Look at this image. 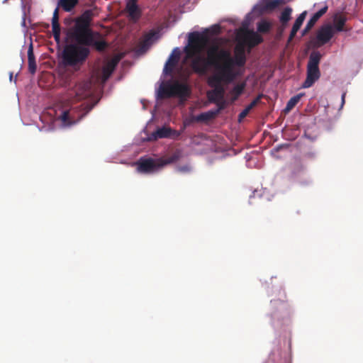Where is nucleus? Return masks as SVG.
<instances>
[{
    "mask_svg": "<svg viewBox=\"0 0 363 363\" xmlns=\"http://www.w3.org/2000/svg\"><path fill=\"white\" fill-rule=\"evenodd\" d=\"M208 63L213 68H220L228 72L236 78L242 75L240 69L246 63L245 45L240 41L235 48V57H233L230 52L223 48L217 43H212L208 48Z\"/></svg>",
    "mask_w": 363,
    "mask_h": 363,
    "instance_id": "obj_1",
    "label": "nucleus"
},
{
    "mask_svg": "<svg viewBox=\"0 0 363 363\" xmlns=\"http://www.w3.org/2000/svg\"><path fill=\"white\" fill-rule=\"evenodd\" d=\"M208 40L207 35L203 33L193 32L189 35V45L186 47L185 52L187 57L193 58L191 66L193 71L196 74H205L208 67L211 66L208 62V51L206 52V58L201 55L208 43Z\"/></svg>",
    "mask_w": 363,
    "mask_h": 363,
    "instance_id": "obj_2",
    "label": "nucleus"
},
{
    "mask_svg": "<svg viewBox=\"0 0 363 363\" xmlns=\"http://www.w3.org/2000/svg\"><path fill=\"white\" fill-rule=\"evenodd\" d=\"M214 69L215 72L207 79L208 85L212 88L207 91V97L211 103L225 99V89L223 84H230L237 79L232 74L220 68H214Z\"/></svg>",
    "mask_w": 363,
    "mask_h": 363,
    "instance_id": "obj_3",
    "label": "nucleus"
},
{
    "mask_svg": "<svg viewBox=\"0 0 363 363\" xmlns=\"http://www.w3.org/2000/svg\"><path fill=\"white\" fill-rule=\"evenodd\" d=\"M90 54V50L84 44L71 43L66 45L62 52L65 64L68 66L82 65Z\"/></svg>",
    "mask_w": 363,
    "mask_h": 363,
    "instance_id": "obj_4",
    "label": "nucleus"
},
{
    "mask_svg": "<svg viewBox=\"0 0 363 363\" xmlns=\"http://www.w3.org/2000/svg\"><path fill=\"white\" fill-rule=\"evenodd\" d=\"M321 55L318 52H313L309 57L307 65V74L305 82L302 84V88L306 89L313 86V84L320 78V72L319 69V63Z\"/></svg>",
    "mask_w": 363,
    "mask_h": 363,
    "instance_id": "obj_5",
    "label": "nucleus"
},
{
    "mask_svg": "<svg viewBox=\"0 0 363 363\" xmlns=\"http://www.w3.org/2000/svg\"><path fill=\"white\" fill-rule=\"evenodd\" d=\"M94 34V31L91 29L90 26L78 17L75 20V24L72 28V38L75 43H81L82 41H88L91 35Z\"/></svg>",
    "mask_w": 363,
    "mask_h": 363,
    "instance_id": "obj_6",
    "label": "nucleus"
},
{
    "mask_svg": "<svg viewBox=\"0 0 363 363\" xmlns=\"http://www.w3.org/2000/svg\"><path fill=\"white\" fill-rule=\"evenodd\" d=\"M189 77V75L186 74L183 77L184 82H181L178 80H174L171 82V89L172 91L173 97H178L181 100H186L190 96L191 89L187 83Z\"/></svg>",
    "mask_w": 363,
    "mask_h": 363,
    "instance_id": "obj_7",
    "label": "nucleus"
},
{
    "mask_svg": "<svg viewBox=\"0 0 363 363\" xmlns=\"http://www.w3.org/2000/svg\"><path fill=\"white\" fill-rule=\"evenodd\" d=\"M137 170L143 174H152L162 167V164H160L159 160H154L151 157H141L136 162Z\"/></svg>",
    "mask_w": 363,
    "mask_h": 363,
    "instance_id": "obj_8",
    "label": "nucleus"
},
{
    "mask_svg": "<svg viewBox=\"0 0 363 363\" xmlns=\"http://www.w3.org/2000/svg\"><path fill=\"white\" fill-rule=\"evenodd\" d=\"M93 105L87 104L83 106L79 111V116L77 119H75L74 116V111H64L60 116L61 120L68 125H71L75 123L77 121H80L83 118L87 113H89L91 109L93 108Z\"/></svg>",
    "mask_w": 363,
    "mask_h": 363,
    "instance_id": "obj_9",
    "label": "nucleus"
},
{
    "mask_svg": "<svg viewBox=\"0 0 363 363\" xmlns=\"http://www.w3.org/2000/svg\"><path fill=\"white\" fill-rule=\"evenodd\" d=\"M90 83L89 82H80L75 84L74 87L69 91V96L74 100L79 101L86 98L89 95L90 89Z\"/></svg>",
    "mask_w": 363,
    "mask_h": 363,
    "instance_id": "obj_10",
    "label": "nucleus"
},
{
    "mask_svg": "<svg viewBox=\"0 0 363 363\" xmlns=\"http://www.w3.org/2000/svg\"><path fill=\"white\" fill-rule=\"evenodd\" d=\"M263 42L262 37L259 35L257 32L251 30H247L245 31L242 36V43L245 44V45H247L249 48V51L250 49L253 48L256 45L262 43Z\"/></svg>",
    "mask_w": 363,
    "mask_h": 363,
    "instance_id": "obj_11",
    "label": "nucleus"
},
{
    "mask_svg": "<svg viewBox=\"0 0 363 363\" xmlns=\"http://www.w3.org/2000/svg\"><path fill=\"white\" fill-rule=\"evenodd\" d=\"M95 36H98L99 38H101V35L98 32H94V34L91 35L89 40L88 41H82L80 44H84V45L89 48L90 46L94 47L96 50L99 52H103L108 47V43L104 39L96 40Z\"/></svg>",
    "mask_w": 363,
    "mask_h": 363,
    "instance_id": "obj_12",
    "label": "nucleus"
},
{
    "mask_svg": "<svg viewBox=\"0 0 363 363\" xmlns=\"http://www.w3.org/2000/svg\"><path fill=\"white\" fill-rule=\"evenodd\" d=\"M180 57V52L177 48L173 50L172 52L169 55L167 61L165 63L164 72L167 74H171L177 65Z\"/></svg>",
    "mask_w": 363,
    "mask_h": 363,
    "instance_id": "obj_13",
    "label": "nucleus"
},
{
    "mask_svg": "<svg viewBox=\"0 0 363 363\" xmlns=\"http://www.w3.org/2000/svg\"><path fill=\"white\" fill-rule=\"evenodd\" d=\"M333 36L332 27L326 26L321 28L317 33L316 38L318 45H323L327 43Z\"/></svg>",
    "mask_w": 363,
    "mask_h": 363,
    "instance_id": "obj_14",
    "label": "nucleus"
},
{
    "mask_svg": "<svg viewBox=\"0 0 363 363\" xmlns=\"http://www.w3.org/2000/svg\"><path fill=\"white\" fill-rule=\"evenodd\" d=\"M246 87V82H242L235 84L228 92L230 96L229 101L230 104H233L243 94Z\"/></svg>",
    "mask_w": 363,
    "mask_h": 363,
    "instance_id": "obj_15",
    "label": "nucleus"
},
{
    "mask_svg": "<svg viewBox=\"0 0 363 363\" xmlns=\"http://www.w3.org/2000/svg\"><path fill=\"white\" fill-rule=\"evenodd\" d=\"M328 11V6H325L318 11L315 13L308 21L306 27L302 31V35H305L315 24L318 19L323 16Z\"/></svg>",
    "mask_w": 363,
    "mask_h": 363,
    "instance_id": "obj_16",
    "label": "nucleus"
},
{
    "mask_svg": "<svg viewBox=\"0 0 363 363\" xmlns=\"http://www.w3.org/2000/svg\"><path fill=\"white\" fill-rule=\"evenodd\" d=\"M174 135L178 136L179 134L177 133L175 130H172L170 128L163 126L152 133V137L154 140H157L158 138H171Z\"/></svg>",
    "mask_w": 363,
    "mask_h": 363,
    "instance_id": "obj_17",
    "label": "nucleus"
},
{
    "mask_svg": "<svg viewBox=\"0 0 363 363\" xmlns=\"http://www.w3.org/2000/svg\"><path fill=\"white\" fill-rule=\"evenodd\" d=\"M307 12L303 11L301 13L299 16L296 19L295 23L293 25L292 29L291 30L290 35L289 36L288 42H291L294 38L296 36L298 30L300 29L301 26H302Z\"/></svg>",
    "mask_w": 363,
    "mask_h": 363,
    "instance_id": "obj_18",
    "label": "nucleus"
},
{
    "mask_svg": "<svg viewBox=\"0 0 363 363\" xmlns=\"http://www.w3.org/2000/svg\"><path fill=\"white\" fill-rule=\"evenodd\" d=\"M173 97L171 89V82L162 84L157 91V98L160 99H169Z\"/></svg>",
    "mask_w": 363,
    "mask_h": 363,
    "instance_id": "obj_19",
    "label": "nucleus"
},
{
    "mask_svg": "<svg viewBox=\"0 0 363 363\" xmlns=\"http://www.w3.org/2000/svg\"><path fill=\"white\" fill-rule=\"evenodd\" d=\"M127 11L129 14V16L136 21L140 18V11L138 6L136 3V0H130L127 4L126 6Z\"/></svg>",
    "mask_w": 363,
    "mask_h": 363,
    "instance_id": "obj_20",
    "label": "nucleus"
},
{
    "mask_svg": "<svg viewBox=\"0 0 363 363\" xmlns=\"http://www.w3.org/2000/svg\"><path fill=\"white\" fill-rule=\"evenodd\" d=\"M154 35V33L151 32L143 37V38L139 43L138 51L144 52L149 48Z\"/></svg>",
    "mask_w": 363,
    "mask_h": 363,
    "instance_id": "obj_21",
    "label": "nucleus"
},
{
    "mask_svg": "<svg viewBox=\"0 0 363 363\" xmlns=\"http://www.w3.org/2000/svg\"><path fill=\"white\" fill-rule=\"evenodd\" d=\"M79 0H58L57 6H60L65 11H72L79 4Z\"/></svg>",
    "mask_w": 363,
    "mask_h": 363,
    "instance_id": "obj_22",
    "label": "nucleus"
},
{
    "mask_svg": "<svg viewBox=\"0 0 363 363\" xmlns=\"http://www.w3.org/2000/svg\"><path fill=\"white\" fill-rule=\"evenodd\" d=\"M117 60H111L108 62L102 69L103 79L107 80L113 73L117 65Z\"/></svg>",
    "mask_w": 363,
    "mask_h": 363,
    "instance_id": "obj_23",
    "label": "nucleus"
},
{
    "mask_svg": "<svg viewBox=\"0 0 363 363\" xmlns=\"http://www.w3.org/2000/svg\"><path fill=\"white\" fill-rule=\"evenodd\" d=\"M216 117L213 110L201 113L194 117L193 121L196 122H208Z\"/></svg>",
    "mask_w": 363,
    "mask_h": 363,
    "instance_id": "obj_24",
    "label": "nucleus"
},
{
    "mask_svg": "<svg viewBox=\"0 0 363 363\" xmlns=\"http://www.w3.org/2000/svg\"><path fill=\"white\" fill-rule=\"evenodd\" d=\"M28 62L29 72L31 74H34L36 72L37 67L32 45H30L28 50Z\"/></svg>",
    "mask_w": 363,
    "mask_h": 363,
    "instance_id": "obj_25",
    "label": "nucleus"
},
{
    "mask_svg": "<svg viewBox=\"0 0 363 363\" xmlns=\"http://www.w3.org/2000/svg\"><path fill=\"white\" fill-rule=\"evenodd\" d=\"M261 96H258L256 97L249 105H247L244 110H242L239 116V121L242 120V118H245L249 112L257 105V104L260 101Z\"/></svg>",
    "mask_w": 363,
    "mask_h": 363,
    "instance_id": "obj_26",
    "label": "nucleus"
},
{
    "mask_svg": "<svg viewBox=\"0 0 363 363\" xmlns=\"http://www.w3.org/2000/svg\"><path fill=\"white\" fill-rule=\"evenodd\" d=\"M303 94H298L296 96L291 97L289 101L286 104V106L284 110L285 113H289L291 111L295 106L298 103V101L301 100V97L303 96Z\"/></svg>",
    "mask_w": 363,
    "mask_h": 363,
    "instance_id": "obj_27",
    "label": "nucleus"
},
{
    "mask_svg": "<svg viewBox=\"0 0 363 363\" xmlns=\"http://www.w3.org/2000/svg\"><path fill=\"white\" fill-rule=\"evenodd\" d=\"M347 18L342 14H335L334 16V28L337 31H342Z\"/></svg>",
    "mask_w": 363,
    "mask_h": 363,
    "instance_id": "obj_28",
    "label": "nucleus"
},
{
    "mask_svg": "<svg viewBox=\"0 0 363 363\" xmlns=\"http://www.w3.org/2000/svg\"><path fill=\"white\" fill-rule=\"evenodd\" d=\"M291 12L292 9L289 7L284 9V10L281 12L280 16V21L282 24L283 28H285L286 26L288 21L290 20Z\"/></svg>",
    "mask_w": 363,
    "mask_h": 363,
    "instance_id": "obj_29",
    "label": "nucleus"
},
{
    "mask_svg": "<svg viewBox=\"0 0 363 363\" xmlns=\"http://www.w3.org/2000/svg\"><path fill=\"white\" fill-rule=\"evenodd\" d=\"M213 104H215L217 106V108L216 110H213L216 116L221 111L224 110L229 104H231L230 103V101L225 99L218 100V101L217 102H213Z\"/></svg>",
    "mask_w": 363,
    "mask_h": 363,
    "instance_id": "obj_30",
    "label": "nucleus"
},
{
    "mask_svg": "<svg viewBox=\"0 0 363 363\" xmlns=\"http://www.w3.org/2000/svg\"><path fill=\"white\" fill-rule=\"evenodd\" d=\"M271 28L272 24L266 20H262L257 23V31L262 33H268Z\"/></svg>",
    "mask_w": 363,
    "mask_h": 363,
    "instance_id": "obj_31",
    "label": "nucleus"
},
{
    "mask_svg": "<svg viewBox=\"0 0 363 363\" xmlns=\"http://www.w3.org/2000/svg\"><path fill=\"white\" fill-rule=\"evenodd\" d=\"M284 3V0H272L266 3L265 9L272 11Z\"/></svg>",
    "mask_w": 363,
    "mask_h": 363,
    "instance_id": "obj_32",
    "label": "nucleus"
},
{
    "mask_svg": "<svg viewBox=\"0 0 363 363\" xmlns=\"http://www.w3.org/2000/svg\"><path fill=\"white\" fill-rule=\"evenodd\" d=\"M94 16V13L91 10H86L80 16L83 21L87 23L89 26H91V23Z\"/></svg>",
    "mask_w": 363,
    "mask_h": 363,
    "instance_id": "obj_33",
    "label": "nucleus"
},
{
    "mask_svg": "<svg viewBox=\"0 0 363 363\" xmlns=\"http://www.w3.org/2000/svg\"><path fill=\"white\" fill-rule=\"evenodd\" d=\"M179 159V156L177 155H173L168 157L167 160L159 159L160 164H162V167L166 164L173 163L176 162Z\"/></svg>",
    "mask_w": 363,
    "mask_h": 363,
    "instance_id": "obj_34",
    "label": "nucleus"
},
{
    "mask_svg": "<svg viewBox=\"0 0 363 363\" xmlns=\"http://www.w3.org/2000/svg\"><path fill=\"white\" fill-rule=\"evenodd\" d=\"M52 34H60V26L59 23H52Z\"/></svg>",
    "mask_w": 363,
    "mask_h": 363,
    "instance_id": "obj_35",
    "label": "nucleus"
},
{
    "mask_svg": "<svg viewBox=\"0 0 363 363\" xmlns=\"http://www.w3.org/2000/svg\"><path fill=\"white\" fill-rule=\"evenodd\" d=\"M59 7L57 6L53 12L52 23H59Z\"/></svg>",
    "mask_w": 363,
    "mask_h": 363,
    "instance_id": "obj_36",
    "label": "nucleus"
},
{
    "mask_svg": "<svg viewBox=\"0 0 363 363\" xmlns=\"http://www.w3.org/2000/svg\"><path fill=\"white\" fill-rule=\"evenodd\" d=\"M53 37L55 40L56 42H60V34H54L53 35Z\"/></svg>",
    "mask_w": 363,
    "mask_h": 363,
    "instance_id": "obj_37",
    "label": "nucleus"
},
{
    "mask_svg": "<svg viewBox=\"0 0 363 363\" xmlns=\"http://www.w3.org/2000/svg\"><path fill=\"white\" fill-rule=\"evenodd\" d=\"M213 30H214L213 32H215L216 33H219V31H220L219 26H215L214 28H213Z\"/></svg>",
    "mask_w": 363,
    "mask_h": 363,
    "instance_id": "obj_38",
    "label": "nucleus"
},
{
    "mask_svg": "<svg viewBox=\"0 0 363 363\" xmlns=\"http://www.w3.org/2000/svg\"><path fill=\"white\" fill-rule=\"evenodd\" d=\"M345 93H343L342 95V106L345 104Z\"/></svg>",
    "mask_w": 363,
    "mask_h": 363,
    "instance_id": "obj_39",
    "label": "nucleus"
},
{
    "mask_svg": "<svg viewBox=\"0 0 363 363\" xmlns=\"http://www.w3.org/2000/svg\"><path fill=\"white\" fill-rule=\"evenodd\" d=\"M12 79V74H10V80Z\"/></svg>",
    "mask_w": 363,
    "mask_h": 363,
    "instance_id": "obj_40",
    "label": "nucleus"
}]
</instances>
